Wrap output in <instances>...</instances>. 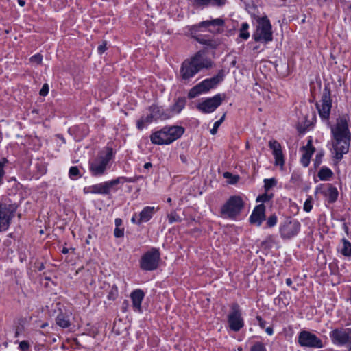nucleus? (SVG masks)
I'll list each match as a JSON object with an SVG mask.
<instances>
[{"instance_id": "nucleus-1", "label": "nucleus", "mask_w": 351, "mask_h": 351, "mask_svg": "<svg viewBox=\"0 0 351 351\" xmlns=\"http://www.w3.org/2000/svg\"><path fill=\"white\" fill-rule=\"evenodd\" d=\"M331 134L334 140L332 147L335 153V158L339 161L349 152L351 141V132L346 115L337 119L336 124L331 127Z\"/></svg>"}, {"instance_id": "nucleus-2", "label": "nucleus", "mask_w": 351, "mask_h": 351, "mask_svg": "<svg viewBox=\"0 0 351 351\" xmlns=\"http://www.w3.org/2000/svg\"><path fill=\"white\" fill-rule=\"evenodd\" d=\"M213 66L210 59L204 57V51L200 50L190 58L186 59L181 64L180 75L181 82L186 84L203 69H210Z\"/></svg>"}, {"instance_id": "nucleus-3", "label": "nucleus", "mask_w": 351, "mask_h": 351, "mask_svg": "<svg viewBox=\"0 0 351 351\" xmlns=\"http://www.w3.org/2000/svg\"><path fill=\"white\" fill-rule=\"evenodd\" d=\"M114 157L112 148L106 147L105 151L98 153L97 156L88 161V169L93 177H100L106 174L109 163Z\"/></svg>"}, {"instance_id": "nucleus-4", "label": "nucleus", "mask_w": 351, "mask_h": 351, "mask_svg": "<svg viewBox=\"0 0 351 351\" xmlns=\"http://www.w3.org/2000/svg\"><path fill=\"white\" fill-rule=\"evenodd\" d=\"M184 132V128L182 126H165L152 133L150 141L154 145H169L180 138Z\"/></svg>"}, {"instance_id": "nucleus-5", "label": "nucleus", "mask_w": 351, "mask_h": 351, "mask_svg": "<svg viewBox=\"0 0 351 351\" xmlns=\"http://www.w3.org/2000/svg\"><path fill=\"white\" fill-rule=\"evenodd\" d=\"M256 30L252 34V38L256 42L268 43L273 40L272 26L267 16L258 18L256 20Z\"/></svg>"}, {"instance_id": "nucleus-6", "label": "nucleus", "mask_w": 351, "mask_h": 351, "mask_svg": "<svg viewBox=\"0 0 351 351\" xmlns=\"http://www.w3.org/2000/svg\"><path fill=\"white\" fill-rule=\"evenodd\" d=\"M244 208L243 199L238 195H233L221 207L220 213L223 218L235 219Z\"/></svg>"}, {"instance_id": "nucleus-7", "label": "nucleus", "mask_w": 351, "mask_h": 351, "mask_svg": "<svg viewBox=\"0 0 351 351\" xmlns=\"http://www.w3.org/2000/svg\"><path fill=\"white\" fill-rule=\"evenodd\" d=\"M161 260L159 249L152 247L145 252L139 260V266L143 271H151L158 269Z\"/></svg>"}, {"instance_id": "nucleus-8", "label": "nucleus", "mask_w": 351, "mask_h": 351, "mask_svg": "<svg viewBox=\"0 0 351 351\" xmlns=\"http://www.w3.org/2000/svg\"><path fill=\"white\" fill-rule=\"evenodd\" d=\"M227 323L230 330L237 332L245 326L242 309L239 304L234 302L230 305V311L227 315Z\"/></svg>"}, {"instance_id": "nucleus-9", "label": "nucleus", "mask_w": 351, "mask_h": 351, "mask_svg": "<svg viewBox=\"0 0 351 351\" xmlns=\"http://www.w3.org/2000/svg\"><path fill=\"white\" fill-rule=\"evenodd\" d=\"M316 108L323 121H328L332 108L331 90L329 85H326L319 102H316Z\"/></svg>"}, {"instance_id": "nucleus-10", "label": "nucleus", "mask_w": 351, "mask_h": 351, "mask_svg": "<svg viewBox=\"0 0 351 351\" xmlns=\"http://www.w3.org/2000/svg\"><path fill=\"white\" fill-rule=\"evenodd\" d=\"M300 228L298 220L288 217L280 223L279 232L282 239H291L299 233Z\"/></svg>"}, {"instance_id": "nucleus-11", "label": "nucleus", "mask_w": 351, "mask_h": 351, "mask_svg": "<svg viewBox=\"0 0 351 351\" xmlns=\"http://www.w3.org/2000/svg\"><path fill=\"white\" fill-rule=\"evenodd\" d=\"M298 344L301 347L319 349L324 347L322 340L315 334L308 330H302L298 334Z\"/></svg>"}, {"instance_id": "nucleus-12", "label": "nucleus", "mask_w": 351, "mask_h": 351, "mask_svg": "<svg viewBox=\"0 0 351 351\" xmlns=\"http://www.w3.org/2000/svg\"><path fill=\"white\" fill-rule=\"evenodd\" d=\"M226 98L225 94H217L212 97L206 98L197 106V109L204 114H209L214 112L223 102Z\"/></svg>"}, {"instance_id": "nucleus-13", "label": "nucleus", "mask_w": 351, "mask_h": 351, "mask_svg": "<svg viewBox=\"0 0 351 351\" xmlns=\"http://www.w3.org/2000/svg\"><path fill=\"white\" fill-rule=\"evenodd\" d=\"M225 24V21L223 19L217 18L212 20L204 21L199 23L197 25H193L189 28V33L191 36L193 38H194L197 42V38L201 37L203 34H199V29L200 28H207L210 26L213 27H221Z\"/></svg>"}, {"instance_id": "nucleus-14", "label": "nucleus", "mask_w": 351, "mask_h": 351, "mask_svg": "<svg viewBox=\"0 0 351 351\" xmlns=\"http://www.w3.org/2000/svg\"><path fill=\"white\" fill-rule=\"evenodd\" d=\"M329 336L333 344L343 346L351 337L350 328H337L331 330Z\"/></svg>"}, {"instance_id": "nucleus-15", "label": "nucleus", "mask_w": 351, "mask_h": 351, "mask_svg": "<svg viewBox=\"0 0 351 351\" xmlns=\"http://www.w3.org/2000/svg\"><path fill=\"white\" fill-rule=\"evenodd\" d=\"M223 71L220 70L217 75L213 77L205 79L198 84L203 93H206L210 89L215 88L221 82H222L223 80Z\"/></svg>"}, {"instance_id": "nucleus-16", "label": "nucleus", "mask_w": 351, "mask_h": 351, "mask_svg": "<svg viewBox=\"0 0 351 351\" xmlns=\"http://www.w3.org/2000/svg\"><path fill=\"white\" fill-rule=\"evenodd\" d=\"M268 146L274 155L275 159L274 165L282 167L285 164V157L280 143L276 140L272 139L269 141Z\"/></svg>"}, {"instance_id": "nucleus-17", "label": "nucleus", "mask_w": 351, "mask_h": 351, "mask_svg": "<svg viewBox=\"0 0 351 351\" xmlns=\"http://www.w3.org/2000/svg\"><path fill=\"white\" fill-rule=\"evenodd\" d=\"M265 206L263 204L255 206L250 216V223L261 226L263 221L265 220Z\"/></svg>"}, {"instance_id": "nucleus-18", "label": "nucleus", "mask_w": 351, "mask_h": 351, "mask_svg": "<svg viewBox=\"0 0 351 351\" xmlns=\"http://www.w3.org/2000/svg\"><path fill=\"white\" fill-rule=\"evenodd\" d=\"M18 205L16 203H12L10 199L0 202V210L3 216L12 223V219L15 216Z\"/></svg>"}, {"instance_id": "nucleus-19", "label": "nucleus", "mask_w": 351, "mask_h": 351, "mask_svg": "<svg viewBox=\"0 0 351 351\" xmlns=\"http://www.w3.org/2000/svg\"><path fill=\"white\" fill-rule=\"evenodd\" d=\"M145 298V293L141 289H134L130 293V298L132 302V307L134 311L142 312L141 304Z\"/></svg>"}, {"instance_id": "nucleus-20", "label": "nucleus", "mask_w": 351, "mask_h": 351, "mask_svg": "<svg viewBox=\"0 0 351 351\" xmlns=\"http://www.w3.org/2000/svg\"><path fill=\"white\" fill-rule=\"evenodd\" d=\"M149 111L152 112V115L155 117V121L158 119L166 120L171 117V113L168 108L164 109L155 104L149 107Z\"/></svg>"}, {"instance_id": "nucleus-21", "label": "nucleus", "mask_w": 351, "mask_h": 351, "mask_svg": "<svg viewBox=\"0 0 351 351\" xmlns=\"http://www.w3.org/2000/svg\"><path fill=\"white\" fill-rule=\"evenodd\" d=\"M199 44L205 45L207 49H215L221 44V40L218 38L210 37L208 35H202L197 38Z\"/></svg>"}, {"instance_id": "nucleus-22", "label": "nucleus", "mask_w": 351, "mask_h": 351, "mask_svg": "<svg viewBox=\"0 0 351 351\" xmlns=\"http://www.w3.org/2000/svg\"><path fill=\"white\" fill-rule=\"evenodd\" d=\"M158 210V207L154 206H145L138 214L139 221L138 223H147L148 222L154 215V214Z\"/></svg>"}, {"instance_id": "nucleus-23", "label": "nucleus", "mask_w": 351, "mask_h": 351, "mask_svg": "<svg viewBox=\"0 0 351 351\" xmlns=\"http://www.w3.org/2000/svg\"><path fill=\"white\" fill-rule=\"evenodd\" d=\"M143 177L141 176H135L133 178H127L124 176L118 177L115 179H113L110 181L106 182L108 186V188L109 189V191L110 192V189L119 184H124L125 182H130V183H134L137 182L140 178H142Z\"/></svg>"}, {"instance_id": "nucleus-24", "label": "nucleus", "mask_w": 351, "mask_h": 351, "mask_svg": "<svg viewBox=\"0 0 351 351\" xmlns=\"http://www.w3.org/2000/svg\"><path fill=\"white\" fill-rule=\"evenodd\" d=\"M75 134V138L77 141H80L86 137L89 133V128L86 124H80L69 129Z\"/></svg>"}, {"instance_id": "nucleus-25", "label": "nucleus", "mask_w": 351, "mask_h": 351, "mask_svg": "<svg viewBox=\"0 0 351 351\" xmlns=\"http://www.w3.org/2000/svg\"><path fill=\"white\" fill-rule=\"evenodd\" d=\"M186 104V99L184 97L176 99L174 104L168 108L171 113V117L176 114H179L184 108Z\"/></svg>"}, {"instance_id": "nucleus-26", "label": "nucleus", "mask_w": 351, "mask_h": 351, "mask_svg": "<svg viewBox=\"0 0 351 351\" xmlns=\"http://www.w3.org/2000/svg\"><path fill=\"white\" fill-rule=\"evenodd\" d=\"M327 190L324 192L329 204H332L337 200L339 192L337 189L331 184H326Z\"/></svg>"}, {"instance_id": "nucleus-27", "label": "nucleus", "mask_w": 351, "mask_h": 351, "mask_svg": "<svg viewBox=\"0 0 351 351\" xmlns=\"http://www.w3.org/2000/svg\"><path fill=\"white\" fill-rule=\"evenodd\" d=\"M93 194L108 195L110 193L106 182L92 185Z\"/></svg>"}, {"instance_id": "nucleus-28", "label": "nucleus", "mask_w": 351, "mask_h": 351, "mask_svg": "<svg viewBox=\"0 0 351 351\" xmlns=\"http://www.w3.org/2000/svg\"><path fill=\"white\" fill-rule=\"evenodd\" d=\"M56 324L63 328H66L70 326L71 322L68 316L62 313L58 315L56 318Z\"/></svg>"}, {"instance_id": "nucleus-29", "label": "nucleus", "mask_w": 351, "mask_h": 351, "mask_svg": "<svg viewBox=\"0 0 351 351\" xmlns=\"http://www.w3.org/2000/svg\"><path fill=\"white\" fill-rule=\"evenodd\" d=\"M332 176L333 172L332 170L326 166L322 167L317 173L320 180H329Z\"/></svg>"}, {"instance_id": "nucleus-30", "label": "nucleus", "mask_w": 351, "mask_h": 351, "mask_svg": "<svg viewBox=\"0 0 351 351\" xmlns=\"http://www.w3.org/2000/svg\"><path fill=\"white\" fill-rule=\"evenodd\" d=\"M343 247L341 253L345 256H351V243L346 239H342Z\"/></svg>"}, {"instance_id": "nucleus-31", "label": "nucleus", "mask_w": 351, "mask_h": 351, "mask_svg": "<svg viewBox=\"0 0 351 351\" xmlns=\"http://www.w3.org/2000/svg\"><path fill=\"white\" fill-rule=\"evenodd\" d=\"M249 24L247 22H244L241 24V28L239 29V38L243 40H247L250 37V33L248 32Z\"/></svg>"}, {"instance_id": "nucleus-32", "label": "nucleus", "mask_w": 351, "mask_h": 351, "mask_svg": "<svg viewBox=\"0 0 351 351\" xmlns=\"http://www.w3.org/2000/svg\"><path fill=\"white\" fill-rule=\"evenodd\" d=\"M8 162V160L6 158L0 159V186L4 183V178L6 173L5 167Z\"/></svg>"}, {"instance_id": "nucleus-33", "label": "nucleus", "mask_w": 351, "mask_h": 351, "mask_svg": "<svg viewBox=\"0 0 351 351\" xmlns=\"http://www.w3.org/2000/svg\"><path fill=\"white\" fill-rule=\"evenodd\" d=\"M249 351H267L266 345L262 341H255L254 342L250 348Z\"/></svg>"}, {"instance_id": "nucleus-34", "label": "nucleus", "mask_w": 351, "mask_h": 351, "mask_svg": "<svg viewBox=\"0 0 351 351\" xmlns=\"http://www.w3.org/2000/svg\"><path fill=\"white\" fill-rule=\"evenodd\" d=\"M264 190L268 192L272 187L276 186L277 180L274 178L264 179Z\"/></svg>"}, {"instance_id": "nucleus-35", "label": "nucleus", "mask_w": 351, "mask_h": 351, "mask_svg": "<svg viewBox=\"0 0 351 351\" xmlns=\"http://www.w3.org/2000/svg\"><path fill=\"white\" fill-rule=\"evenodd\" d=\"M226 3L227 0H206V8L210 6L222 8Z\"/></svg>"}, {"instance_id": "nucleus-36", "label": "nucleus", "mask_w": 351, "mask_h": 351, "mask_svg": "<svg viewBox=\"0 0 351 351\" xmlns=\"http://www.w3.org/2000/svg\"><path fill=\"white\" fill-rule=\"evenodd\" d=\"M69 176L71 180L80 178L82 175L80 174L79 168L77 166L71 167L69 171Z\"/></svg>"}, {"instance_id": "nucleus-37", "label": "nucleus", "mask_w": 351, "mask_h": 351, "mask_svg": "<svg viewBox=\"0 0 351 351\" xmlns=\"http://www.w3.org/2000/svg\"><path fill=\"white\" fill-rule=\"evenodd\" d=\"M191 6L195 9H204L206 8V0H189Z\"/></svg>"}, {"instance_id": "nucleus-38", "label": "nucleus", "mask_w": 351, "mask_h": 351, "mask_svg": "<svg viewBox=\"0 0 351 351\" xmlns=\"http://www.w3.org/2000/svg\"><path fill=\"white\" fill-rule=\"evenodd\" d=\"M202 93H203V92L202 91V89L200 88L199 84H197L191 89H190V90L188 93V97L189 99H193Z\"/></svg>"}, {"instance_id": "nucleus-39", "label": "nucleus", "mask_w": 351, "mask_h": 351, "mask_svg": "<svg viewBox=\"0 0 351 351\" xmlns=\"http://www.w3.org/2000/svg\"><path fill=\"white\" fill-rule=\"evenodd\" d=\"M313 154L307 152H304V153L302 154L300 159V162L304 167L308 166Z\"/></svg>"}, {"instance_id": "nucleus-40", "label": "nucleus", "mask_w": 351, "mask_h": 351, "mask_svg": "<svg viewBox=\"0 0 351 351\" xmlns=\"http://www.w3.org/2000/svg\"><path fill=\"white\" fill-rule=\"evenodd\" d=\"M273 197L274 195L272 193L268 194V192L265 191V193L260 195L257 197L256 202L262 203L267 202L270 201L273 198Z\"/></svg>"}, {"instance_id": "nucleus-41", "label": "nucleus", "mask_w": 351, "mask_h": 351, "mask_svg": "<svg viewBox=\"0 0 351 351\" xmlns=\"http://www.w3.org/2000/svg\"><path fill=\"white\" fill-rule=\"evenodd\" d=\"M277 222L278 217L276 214H273L267 218L266 221V227L269 228H273L277 224Z\"/></svg>"}, {"instance_id": "nucleus-42", "label": "nucleus", "mask_w": 351, "mask_h": 351, "mask_svg": "<svg viewBox=\"0 0 351 351\" xmlns=\"http://www.w3.org/2000/svg\"><path fill=\"white\" fill-rule=\"evenodd\" d=\"M119 291L117 286L114 285L110 289V291L108 294V299L110 300H115L118 297Z\"/></svg>"}, {"instance_id": "nucleus-43", "label": "nucleus", "mask_w": 351, "mask_h": 351, "mask_svg": "<svg viewBox=\"0 0 351 351\" xmlns=\"http://www.w3.org/2000/svg\"><path fill=\"white\" fill-rule=\"evenodd\" d=\"M167 219L170 223L182 221L181 217L175 211L168 214Z\"/></svg>"}, {"instance_id": "nucleus-44", "label": "nucleus", "mask_w": 351, "mask_h": 351, "mask_svg": "<svg viewBox=\"0 0 351 351\" xmlns=\"http://www.w3.org/2000/svg\"><path fill=\"white\" fill-rule=\"evenodd\" d=\"M324 156V152L323 151H320L319 152L317 153L316 156H315V158L314 159V166L315 168L318 167L322 162V158Z\"/></svg>"}, {"instance_id": "nucleus-45", "label": "nucleus", "mask_w": 351, "mask_h": 351, "mask_svg": "<svg viewBox=\"0 0 351 351\" xmlns=\"http://www.w3.org/2000/svg\"><path fill=\"white\" fill-rule=\"evenodd\" d=\"M29 61L32 63L41 64L43 61V56L40 53H36L29 58Z\"/></svg>"}, {"instance_id": "nucleus-46", "label": "nucleus", "mask_w": 351, "mask_h": 351, "mask_svg": "<svg viewBox=\"0 0 351 351\" xmlns=\"http://www.w3.org/2000/svg\"><path fill=\"white\" fill-rule=\"evenodd\" d=\"M302 149H304L305 152H310L312 154L315 152V149L313 146L311 138H310V139L308 141L306 145L302 147Z\"/></svg>"}, {"instance_id": "nucleus-47", "label": "nucleus", "mask_w": 351, "mask_h": 351, "mask_svg": "<svg viewBox=\"0 0 351 351\" xmlns=\"http://www.w3.org/2000/svg\"><path fill=\"white\" fill-rule=\"evenodd\" d=\"M19 348L21 351H30V344L27 341H21Z\"/></svg>"}, {"instance_id": "nucleus-48", "label": "nucleus", "mask_w": 351, "mask_h": 351, "mask_svg": "<svg viewBox=\"0 0 351 351\" xmlns=\"http://www.w3.org/2000/svg\"><path fill=\"white\" fill-rule=\"evenodd\" d=\"M114 236L116 238H122L124 237V228L121 227H115L114 230Z\"/></svg>"}, {"instance_id": "nucleus-49", "label": "nucleus", "mask_w": 351, "mask_h": 351, "mask_svg": "<svg viewBox=\"0 0 351 351\" xmlns=\"http://www.w3.org/2000/svg\"><path fill=\"white\" fill-rule=\"evenodd\" d=\"M313 205L311 198L307 199L304 204V210L308 213L312 210Z\"/></svg>"}, {"instance_id": "nucleus-50", "label": "nucleus", "mask_w": 351, "mask_h": 351, "mask_svg": "<svg viewBox=\"0 0 351 351\" xmlns=\"http://www.w3.org/2000/svg\"><path fill=\"white\" fill-rule=\"evenodd\" d=\"M313 126V122H310L309 121L306 120L304 123V128L302 129L300 128V132H304L306 130H310V128H312Z\"/></svg>"}, {"instance_id": "nucleus-51", "label": "nucleus", "mask_w": 351, "mask_h": 351, "mask_svg": "<svg viewBox=\"0 0 351 351\" xmlns=\"http://www.w3.org/2000/svg\"><path fill=\"white\" fill-rule=\"evenodd\" d=\"M145 120H144V117H142L140 119H138L137 121H136V128L139 130H142L145 126Z\"/></svg>"}, {"instance_id": "nucleus-52", "label": "nucleus", "mask_w": 351, "mask_h": 351, "mask_svg": "<svg viewBox=\"0 0 351 351\" xmlns=\"http://www.w3.org/2000/svg\"><path fill=\"white\" fill-rule=\"evenodd\" d=\"M49 93V86L47 84H44L40 90V95L46 96Z\"/></svg>"}, {"instance_id": "nucleus-53", "label": "nucleus", "mask_w": 351, "mask_h": 351, "mask_svg": "<svg viewBox=\"0 0 351 351\" xmlns=\"http://www.w3.org/2000/svg\"><path fill=\"white\" fill-rule=\"evenodd\" d=\"M256 319L257 320L258 322V326L262 328V329H265V325H266V322L265 320L263 319V318L260 316V315H257L256 317Z\"/></svg>"}, {"instance_id": "nucleus-54", "label": "nucleus", "mask_w": 351, "mask_h": 351, "mask_svg": "<svg viewBox=\"0 0 351 351\" xmlns=\"http://www.w3.org/2000/svg\"><path fill=\"white\" fill-rule=\"evenodd\" d=\"M106 45H107V43L106 41H104L102 43V44H101L100 45H99L98 48H97V51H98V53L99 54H102L103 53L105 52V51L107 49V47H106Z\"/></svg>"}, {"instance_id": "nucleus-55", "label": "nucleus", "mask_w": 351, "mask_h": 351, "mask_svg": "<svg viewBox=\"0 0 351 351\" xmlns=\"http://www.w3.org/2000/svg\"><path fill=\"white\" fill-rule=\"evenodd\" d=\"M221 125L219 124V123H217V121L215 122L214 125H213V128L210 130V134L212 135H215L217 134V130H218V128Z\"/></svg>"}, {"instance_id": "nucleus-56", "label": "nucleus", "mask_w": 351, "mask_h": 351, "mask_svg": "<svg viewBox=\"0 0 351 351\" xmlns=\"http://www.w3.org/2000/svg\"><path fill=\"white\" fill-rule=\"evenodd\" d=\"M144 120L146 123H151L154 120L155 121V117L152 115V112H150L149 115L144 117Z\"/></svg>"}, {"instance_id": "nucleus-57", "label": "nucleus", "mask_w": 351, "mask_h": 351, "mask_svg": "<svg viewBox=\"0 0 351 351\" xmlns=\"http://www.w3.org/2000/svg\"><path fill=\"white\" fill-rule=\"evenodd\" d=\"M129 307V302L127 300H124L121 305V311L125 313L128 311Z\"/></svg>"}, {"instance_id": "nucleus-58", "label": "nucleus", "mask_w": 351, "mask_h": 351, "mask_svg": "<svg viewBox=\"0 0 351 351\" xmlns=\"http://www.w3.org/2000/svg\"><path fill=\"white\" fill-rule=\"evenodd\" d=\"M131 221H132V223L136 224L138 226H140L143 223H138L139 217H138V215H137L136 214L133 215V217L131 219Z\"/></svg>"}, {"instance_id": "nucleus-59", "label": "nucleus", "mask_w": 351, "mask_h": 351, "mask_svg": "<svg viewBox=\"0 0 351 351\" xmlns=\"http://www.w3.org/2000/svg\"><path fill=\"white\" fill-rule=\"evenodd\" d=\"M274 237L273 235H269L267 237L266 239L262 243V245H265L268 243H274Z\"/></svg>"}, {"instance_id": "nucleus-60", "label": "nucleus", "mask_w": 351, "mask_h": 351, "mask_svg": "<svg viewBox=\"0 0 351 351\" xmlns=\"http://www.w3.org/2000/svg\"><path fill=\"white\" fill-rule=\"evenodd\" d=\"M115 227H121L123 224V221L120 218H117L114 220Z\"/></svg>"}, {"instance_id": "nucleus-61", "label": "nucleus", "mask_w": 351, "mask_h": 351, "mask_svg": "<svg viewBox=\"0 0 351 351\" xmlns=\"http://www.w3.org/2000/svg\"><path fill=\"white\" fill-rule=\"evenodd\" d=\"M92 186H86V187H84V189H83V191L85 194H87V193H93V189H92Z\"/></svg>"}, {"instance_id": "nucleus-62", "label": "nucleus", "mask_w": 351, "mask_h": 351, "mask_svg": "<svg viewBox=\"0 0 351 351\" xmlns=\"http://www.w3.org/2000/svg\"><path fill=\"white\" fill-rule=\"evenodd\" d=\"M265 332H267V334L269 335H272L274 334L273 328L271 326L265 328Z\"/></svg>"}, {"instance_id": "nucleus-63", "label": "nucleus", "mask_w": 351, "mask_h": 351, "mask_svg": "<svg viewBox=\"0 0 351 351\" xmlns=\"http://www.w3.org/2000/svg\"><path fill=\"white\" fill-rule=\"evenodd\" d=\"M343 346H346L348 349V351H351V337L350 338L348 341Z\"/></svg>"}, {"instance_id": "nucleus-64", "label": "nucleus", "mask_w": 351, "mask_h": 351, "mask_svg": "<svg viewBox=\"0 0 351 351\" xmlns=\"http://www.w3.org/2000/svg\"><path fill=\"white\" fill-rule=\"evenodd\" d=\"M180 158L181 160V161L183 162V163H186L187 162V157L186 155L184 154H181L180 156Z\"/></svg>"}]
</instances>
